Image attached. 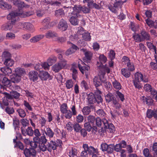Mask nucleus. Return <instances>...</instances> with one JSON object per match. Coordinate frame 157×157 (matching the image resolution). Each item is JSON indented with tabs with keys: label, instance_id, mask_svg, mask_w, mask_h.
I'll return each instance as SVG.
<instances>
[{
	"label": "nucleus",
	"instance_id": "nucleus-37",
	"mask_svg": "<svg viewBox=\"0 0 157 157\" xmlns=\"http://www.w3.org/2000/svg\"><path fill=\"white\" fill-rule=\"evenodd\" d=\"M94 84L96 88L98 87L101 85V82L100 81V79L98 77L95 76L93 79Z\"/></svg>",
	"mask_w": 157,
	"mask_h": 157
},
{
	"label": "nucleus",
	"instance_id": "nucleus-35",
	"mask_svg": "<svg viewBox=\"0 0 157 157\" xmlns=\"http://www.w3.org/2000/svg\"><path fill=\"white\" fill-rule=\"evenodd\" d=\"M19 120L18 118H15L13 119V124L15 130H19Z\"/></svg>",
	"mask_w": 157,
	"mask_h": 157
},
{
	"label": "nucleus",
	"instance_id": "nucleus-47",
	"mask_svg": "<svg viewBox=\"0 0 157 157\" xmlns=\"http://www.w3.org/2000/svg\"><path fill=\"white\" fill-rule=\"evenodd\" d=\"M140 81H138L135 79L133 80V84L135 88L138 90H140L142 88L141 84L140 83Z\"/></svg>",
	"mask_w": 157,
	"mask_h": 157
},
{
	"label": "nucleus",
	"instance_id": "nucleus-43",
	"mask_svg": "<svg viewBox=\"0 0 157 157\" xmlns=\"http://www.w3.org/2000/svg\"><path fill=\"white\" fill-rule=\"evenodd\" d=\"M2 57L3 60L5 61L6 59H9L11 58V55L8 52H4L2 54Z\"/></svg>",
	"mask_w": 157,
	"mask_h": 157
},
{
	"label": "nucleus",
	"instance_id": "nucleus-62",
	"mask_svg": "<svg viewBox=\"0 0 157 157\" xmlns=\"http://www.w3.org/2000/svg\"><path fill=\"white\" fill-rule=\"evenodd\" d=\"M80 86L82 89L84 88L85 90H88L89 88L87 82L85 80H83L81 82Z\"/></svg>",
	"mask_w": 157,
	"mask_h": 157
},
{
	"label": "nucleus",
	"instance_id": "nucleus-25",
	"mask_svg": "<svg viewBox=\"0 0 157 157\" xmlns=\"http://www.w3.org/2000/svg\"><path fill=\"white\" fill-rule=\"evenodd\" d=\"M0 8L3 9H10L11 8V5H9L4 1H0Z\"/></svg>",
	"mask_w": 157,
	"mask_h": 157
},
{
	"label": "nucleus",
	"instance_id": "nucleus-53",
	"mask_svg": "<svg viewBox=\"0 0 157 157\" xmlns=\"http://www.w3.org/2000/svg\"><path fill=\"white\" fill-rule=\"evenodd\" d=\"M64 15L63 10L62 9H59L56 10L55 12V15L56 17L61 16L62 17Z\"/></svg>",
	"mask_w": 157,
	"mask_h": 157
},
{
	"label": "nucleus",
	"instance_id": "nucleus-39",
	"mask_svg": "<svg viewBox=\"0 0 157 157\" xmlns=\"http://www.w3.org/2000/svg\"><path fill=\"white\" fill-rule=\"evenodd\" d=\"M103 122L104 127L106 130V131H107V130H108L109 128H110V127L113 128V124L109 123L107 120H104Z\"/></svg>",
	"mask_w": 157,
	"mask_h": 157
},
{
	"label": "nucleus",
	"instance_id": "nucleus-31",
	"mask_svg": "<svg viewBox=\"0 0 157 157\" xmlns=\"http://www.w3.org/2000/svg\"><path fill=\"white\" fill-rule=\"evenodd\" d=\"M44 36V35L42 34L36 35L31 38L30 40V41L33 43L37 42L43 38Z\"/></svg>",
	"mask_w": 157,
	"mask_h": 157
},
{
	"label": "nucleus",
	"instance_id": "nucleus-54",
	"mask_svg": "<svg viewBox=\"0 0 157 157\" xmlns=\"http://www.w3.org/2000/svg\"><path fill=\"white\" fill-rule=\"evenodd\" d=\"M10 94H11L12 98L15 99L18 98L20 96V94L15 90H12L10 92Z\"/></svg>",
	"mask_w": 157,
	"mask_h": 157
},
{
	"label": "nucleus",
	"instance_id": "nucleus-32",
	"mask_svg": "<svg viewBox=\"0 0 157 157\" xmlns=\"http://www.w3.org/2000/svg\"><path fill=\"white\" fill-rule=\"evenodd\" d=\"M0 70L2 72L8 75H9V74H11L12 72L11 69L8 66H6L1 68Z\"/></svg>",
	"mask_w": 157,
	"mask_h": 157
},
{
	"label": "nucleus",
	"instance_id": "nucleus-6",
	"mask_svg": "<svg viewBox=\"0 0 157 157\" xmlns=\"http://www.w3.org/2000/svg\"><path fill=\"white\" fill-rule=\"evenodd\" d=\"M67 61L65 60L60 61L58 63L53 65L52 69L55 72H58L63 68L67 64Z\"/></svg>",
	"mask_w": 157,
	"mask_h": 157
},
{
	"label": "nucleus",
	"instance_id": "nucleus-26",
	"mask_svg": "<svg viewBox=\"0 0 157 157\" xmlns=\"http://www.w3.org/2000/svg\"><path fill=\"white\" fill-rule=\"evenodd\" d=\"M128 68H123L121 70V74L126 78L130 77L131 73Z\"/></svg>",
	"mask_w": 157,
	"mask_h": 157
},
{
	"label": "nucleus",
	"instance_id": "nucleus-12",
	"mask_svg": "<svg viewBox=\"0 0 157 157\" xmlns=\"http://www.w3.org/2000/svg\"><path fill=\"white\" fill-rule=\"evenodd\" d=\"M24 153L25 157H35L36 155L35 150L32 147H30L29 148H25L24 150Z\"/></svg>",
	"mask_w": 157,
	"mask_h": 157
},
{
	"label": "nucleus",
	"instance_id": "nucleus-3",
	"mask_svg": "<svg viewBox=\"0 0 157 157\" xmlns=\"http://www.w3.org/2000/svg\"><path fill=\"white\" fill-rule=\"evenodd\" d=\"M67 8L68 10H70L71 11L72 10L73 11L71 13V16L69 19V21L71 24L74 25H78L79 21L78 18L81 17V15L78 14L76 12V11L74 10V9L72 7H64V8Z\"/></svg>",
	"mask_w": 157,
	"mask_h": 157
},
{
	"label": "nucleus",
	"instance_id": "nucleus-13",
	"mask_svg": "<svg viewBox=\"0 0 157 157\" xmlns=\"http://www.w3.org/2000/svg\"><path fill=\"white\" fill-rule=\"evenodd\" d=\"M68 27V25L66 21L62 19L59 21L58 25V28L60 30L65 31L67 29Z\"/></svg>",
	"mask_w": 157,
	"mask_h": 157
},
{
	"label": "nucleus",
	"instance_id": "nucleus-29",
	"mask_svg": "<svg viewBox=\"0 0 157 157\" xmlns=\"http://www.w3.org/2000/svg\"><path fill=\"white\" fill-rule=\"evenodd\" d=\"M46 135L48 136L49 138H52L54 135V132L52 129L49 127H47L46 131H44Z\"/></svg>",
	"mask_w": 157,
	"mask_h": 157
},
{
	"label": "nucleus",
	"instance_id": "nucleus-19",
	"mask_svg": "<svg viewBox=\"0 0 157 157\" xmlns=\"http://www.w3.org/2000/svg\"><path fill=\"white\" fill-rule=\"evenodd\" d=\"M98 67L101 72L103 78L105 74L106 73H110V69L107 66L106 64L105 65H100Z\"/></svg>",
	"mask_w": 157,
	"mask_h": 157
},
{
	"label": "nucleus",
	"instance_id": "nucleus-18",
	"mask_svg": "<svg viewBox=\"0 0 157 157\" xmlns=\"http://www.w3.org/2000/svg\"><path fill=\"white\" fill-rule=\"evenodd\" d=\"M105 97L106 102L108 103L113 102L117 99L116 97L112 93L110 92L107 94Z\"/></svg>",
	"mask_w": 157,
	"mask_h": 157
},
{
	"label": "nucleus",
	"instance_id": "nucleus-49",
	"mask_svg": "<svg viewBox=\"0 0 157 157\" xmlns=\"http://www.w3.org/2000/svg\"><path fill=\"white\" fill-rule=\"evenodd\" d=\"M82 112L84 115H88L91 112L90 107L87 106L83 107L82 109Z\"/></svg>",
	"mask_w": 157,
	"mask_h": 157
},
{
	"label": "nucleus",
	"instance_id": "nucleus-22",
	"mask_svg": "<svg viewBox=\"0 0 157 157\" xmlns=\"http://www.w3.org/2000/svg\"><path fill=\"white\" fill-rule=\"evenodd\" d=\"M87 99L88 103L90 104H94L96 102V99L94 94L92 93H90L87 96Z\"/></svg>",
	"mask_w": 157,
	"mask_h": 157
},
{
	"label": "nucleus",
	"instance_id": "nucleus-15",
	"mask_svg": "<svg viewBox=\"0 0 157 157\" xmlns=\"http://www.w3.org/2000/svg\"><path fill=\"white\" fill-rule=\"evenodd\" d=\"M39 77L38 73L35 71H31L29 74V77L30 80L35 82L37 81Z\"/></svg>",
	"mask_w": 157,
	"mask_h": 157
},
{
	"label": "nucleus",
	"instance_id": "nucleus-1",
	"mask_svg": "<svg viewBox=\"0 0 157 157\" xmlns=\"http://www.w3.org/2000/svg\"><path fill=\"white\" fill-rule=\"evenodd\" d=\"M27 14L24 15L22 10L21 9H18V10L14 12H12L9 13L7 16L8 20H11V23H7L4 24L2 25L1 29L2 30H7L11 29L12 27V24H14L16 21V17L17 16L20 17H25L28 16Z\"/></svg>",
	"mask_w": 157,
	"mask_h": 157
},
{
	"label": "nucleus",
	"instance_id": "nucleus-41",
	"mask_svg": "<svg viewBox=\"0 0 157 157\" xmlns=\"http://www.w3.org/2000/svg\"><path fill=\"white\" fill-rule=\"evenodd\" d=\"M82 35L83 39L85 41H89L90 40L91 37L89 33H84Z\"/></svg>",
	"mask_w": 157,
	"mask_h": 157
},
{
	"label": "nucleus",
	"instance_id": "nucleus-4",
	"mask_svg": "<svg viewBox=\"0 0 157 157\" xmlns=\"http://www.w3.org/2000/svg\"><path fill=\"white\" fill-rule=\"evenodd\" d=\"M78 67L81 72L84 74L85 73L86 78H87L90 72V67L87 65H86L85 63L81 60L79 59L78 60Z\"/></svg>",
	"mask_w": 157,
	"mask_h": 157
},
{
	"label": "nucleus",
	"instance_id": "nucleus-51",
	"mask_svg": "<svg viewBox=\"0 0 157 157\" xmlns=\"http://www.w3.org/2000/svg\"><path fill=\"white\" fill-rule=\"evenodd\" d=\"M15 5L17 6L18 7L21 8H28L29 6L25 4L24 2L20 1H19L17 2V4H16Z\"/></svg>",
	"mask_w": 157,
	"mask_h": 157
},
{
	"label": "nucleus",
	"instance_id": "nucleus-17",
	"mask_svg": "<svg viewBox=\"0 0 157 157\" xmlns=\"http://www.w3.org/2000/svg\"><path fill=\"white\" fill-rule=\"evenodd\" d=\"M85 57L83 58L84 62L87 63L90 62L93 56V53L90 51H88L84 53Z\"/></svg>",
	"mask_w": 157,
	"mask_h": 157
},
{
	"label": "nucleus",
	"instance_id": "nucleus-46",
	"mask_svg": "<svg viewBox=\"0 0 157 157\" xmlns=\"http://www.w3.org/2000/svg\"><path fill=\"white\" fill-rule=\"evenodd\" d=\"M14 147L18 148L21 150H24L25 147L21 141H19L16 144H14Z\"/></svg>",
	"mask_w": 157,
	"mask_h": 157
},
{
	"label": "nucleus",
	"instance_id": "nucleus-8",
	"mask_svg": "<svg viewBox=\"0 0 157 157\" xmlns=\"http://www.w3.org/2000/svg\"><path fill=\"white\" fill-rule=\"evenodd\" d=\"M83 147L84 150H86L88 152L89 155H96L98 153V151L97 149H95L92 146H88L86 144H84L83 145Z\"/></svg>",
	"mask_w": 157,
	"mask_h": 157
},
{
	"label": "nucleus",
	"instance_id": "nucleus-45",
	"mask_svg": "<svg viewBox=\"0 0 157 157\" xmlns=\"http://www.w3.org/2000/svg\"><path fill=\"white\" fill-rule=\"evenodd\" d=\"M104 120H106L105 118H103L102 120L99 117H98L96 118L95 122L97 126L98 127H101L102 124H103V122Z\"/></svg>",
	"mask_w": 157,
	"mask_h": 157
},
{
	"label": "nucleus",
	"instance_id": "nucleus-30",
	"mask_svg": "<svg viewBox=\"0 0 157 157\" xmlns=\"http://www.w3.org/2000/svg\"><path fill=\"white\" fill-rule=\"evenodd\" d=\"M132 37L136 42L139 43L143 41L141 35L140 33H135L133 34Z\"/></svg>",
	"mask_w": 157,
	"mask_h": 157
},
{
	"label": "nucleus",
	"instance_id": "nucleus-55",
	"mask_svg": "<svg viewBox=\"0 0 157 157\" xmlns=\"http://www.w3.org/2000/svg\"><path fill=\"white\" fill-rule=\"evenodd\" d=\"M87 122H89L92 125H94V124L95 122L96 118L93 115H89L87 117Z\"/></svg>",
	"mask_w": 157,
	"mask_h": 157
},
{
	"label": "nucleus",
	"instance_id": "nucleus-38",
	"mask_svg": "<svg viewBox=\"0 0 157 157\" xmlns=\"http://www.w3.org/2000/svg\"><path fill=\"white\" fill-rule=\"evenodd\" d=\"M14 62L13 60L11 59V58H10L9 59H6L4 61V64L6 66L12 67L13 65Z\"/></svg>",
	"mask_w": 157,
	"mask_h": 157
},
{
	"label": "nucleus",
	"instance_id": "nucleus-10",
	"mask_svg": "<svg viewBox=\"0 0 157 157\" xmlns=\"http://www.w3.org/2000/svg\"><path fill=\"white\" fill-rule=\"evenodd\" d=\"M21 29L26 30L31 33H33L35 30L33 25L29 22H26L21 23Z\"/></svg>",
	"mask_w": 157,
	"mask_h": 157
},
{
	"label": "nucleus",
	"instance_id": "nucleus-36",
	"mask_svg": "<svg viewBox=\"0 0 157 157\" xmlns=\"http://www.w3.org/2000/svg\"><path fill=\"white\" fill-rule=\"evenodd\" d=\"M73 128L75 132H80V131L82 129L81 125L79 123L75 122L73 125Z\"/></svg>",
	"mask_w": 157,
	"mask_h": 157
},
{
	"label": "nucleus",
	"instance_id": "nucleus-23",
	"mask_svg": "<svg viewBox=\"0 0 157 157\" xmlns=\"http://www.w3.org/2000/svg\"><path fill=\"white\" fill-rule=\"evenodd\" d=\"M33 134L35 136V137H34L33 138H35V139L37 138V139L40 140L41 138L43 137L42 139H44L46 141V138L45 135L41 136V133L39 131V130L38 129H35L33 131Z\"/></svg>",
	"mask_w": 157,
	"mask_h": 157
},
{
	"label": "nucleus",
	"instance_id": "nucleus-40",
	"mask_svg": "<svg viewBox=\"0 0 157 157\" xmlns=\"http://www.w3.org/2000/svg\"><path fill=\"white\" fill-rule=\"evenodd\" d=\"M50 21V18L49 17H47L43 20L42 23L44 26V29H47L49 27Z\"/></svg>",
	"mask_w": 157,
	"mask_h": 157
},
{
	"label": "nucleus",
	"instance_id": "nucleus-9",
	"mask_svg": "<svg viewBox=\"0 0 157 157\" xmlns=\"http://www.w3.org/2000/svg\"><path fill=\"white\" fill-rule=\"evenodd\" d=\"M73 8L78 14H79L81 11L84 13H88L90 12L91 10L90 7L84 6H75Z\"/></svg>",
	"mask_w": 157,
	"mask_h": 157
},
{
	"label": "nucleus",
	"instance_id": "nucleus-34",
	"mask_svg": "<svg viewBox=\"0 0 157 157\" xmlns=\"http://www.w3.org/2000/svg\"><path fill=\"white\" fill-rule=\"evenodd\" d=\"M43 75L40 76L42 80H46L48 78L51 79L52 78L50 75L47 71H43L42 72Z\"/></svg>",
	"mask_w": 157,
	"mask_h": 157
},
{
	"label": "nucleus",
	"instance_id": "nucleus-20",
	"mask_svg": "<svg viewBox=\"0 0 157 157\" xmlns=\"http://www.w3.org/2000/svg\"><path fill=\"white\" fill-rule=\"evenodd\" d=\"M141 100L143 101L144 104L148 105H153V100L150 97L148 96L146 97L144 96H143L141 98Z\"/></svg>",
	"mask_w": 157,
	"mask_h": 157
},
{
	"label": "nucleus",
	"instance_id": "nucleus-11",
	"mask_svg": "<svg viewBox=\"0 0 157 157\" xmlns=\"http://www.w3.org/2000/svg\"><path fill=\"white\" fill-rule=\"evenodd\" d=\"M134 79L145 83H147L149 82V80L146 76H144L142 73L138 72L135 74Z\"/></svg>",
	"mask_w": 157,
	"mask_h": 157
},
{
	"label": "nucleus",
	"instance_id": "nucleus-33",
	"mask_svg": "<svg viewBox=\"0 0 157 157\" xmlns=\"http://www.w3.org/2000/svg\"><path fill=\"white\" fill-rule=\"evenodd\" d=\"M57 34L55 32L51 30L48 31L46 33L45 36L47 38H50L57 36Z\"/></svg>",
	"mask_w": 157,
	"mask_h": 157
},
{
	"label": "nucleus",
	"instance_id": "nucleus-42",
	"mask_svg": "<svg viewBox=\"0 0 157 157\" xmlns=\"http://www.w3.org/2000/svg\"><path fill=\"white\" fill-rule=\"evenodd\" d=\"M96 112L98 116L103 118H105L106 115L105 112L102 109H99Z\"/></svg>",
	"mask_w": 157,
	"mask_h": 157
},
{
	"label": "nucleus",
	"instance_id": "nucleus-57",
	"mask_svg": "<svg viewBox=\"0 0 157 157\" xmlns=\"http://www.w3.org/2000/svg\"><path fill=\"white\" fill-rule=\"evenodd\" d=\"M153 88L152 86L148 83H147L145 84L144 87V89L146 91L148 92L151 91V90Z\"/></svg>",
	"mask_w": 157,
	"mask_h": 157
},
{
	"label": "nucleus",
	"instance_id": "nucleus-64",
	"mask_svg": "<svg viewBox=\"0 0 157 157\" xmlns=\"http://www.w3.org/2000/svg\"><path fill=\"white\" fill-rule=\"evenodd\" d=\"M17 111L21 117L24 118L25 117L26 113L24 110L21 109H17Z\"/></svg>",
	"mask_w": 157,
	"mask_h": 157
},
{
	"label": "nucleus",
	"instance_id": "nucleus-61",
	"mask_svg": "<svg viewBox=\"0 0 157 157\" xmlns=\"http://www.w3.org/2000/svg\"><path fill=\"white\" fill-rule=\"evenodd\" d=\"M89 122H86L84 123V127L87 131L90 132L92 129V125Z\"/></svg>",
	"mask_w": 157,
	"mask_h": 157
},
{
	"label": "nucleus",
	"instance_id": "nucleus-56",
	"mask_svg": "<svg viewBox=\"0 0 157 157\" xmlns=\"http://www.w3.org/2000/svg\"><path fill=\"white\" fill-rule=\"evenodd\" d=\"M112 103V105H113L114 107H115L116 109H118L121 107V105L118 102V100L117 99Z\"/></svg>",
	"mask_w": 157,
	"mask_h": 157
},
{
	"label": "nucleus",
	"instance_id": "nucleus-48",
	"mask_svg": "<svg viewBox=\"0 0 157 157\" xmlns=\"http://www.w3.org/2000/svg\"><path fill=\"white\" fill-rule=\"evenodd\" d=\"M65 84L67 89H69L73 87V82L71 79L68 80L66 81Z\"/></svg>",
	"mask_w": 157,
	"mask_h": 157
},
{
	"label": "nucleus",
	"instance_id": "nucleus-52",
	"mask_svg": "<svg viewBox=\"0 0 157 157\" xmlns=\"http://www.w3.org/2000/svg\"><path fill=\"white\" fill-rule=\"evenodd\" d=\"M99 61L101 63L100 65H102L103 63H105L106 62L107 59L105 56L103 54L99 56Z\"/></svg>",
	"mask_w": 157,
	"mask_h": 157
},
{
	"label": "nucleus",
	"instance_id": "nucleus-44",
	"mask_svg": "<svg viewBox=\"0 0 157 157\" xmlns=\"http://www.w3.org/2000/svg\"><path fill=\"white\" fill-rule=\"evenodd\" d=\"M154 110H152L151 109H148L147 112L146 116L148 118L150 119L152 117H154Z\"/></svg>",
	"mask_w": 157,
	"mask_h": 157
},
{
	"label": "nucleus",
	"instance_id": "nucleus-60",
	"mask_svg": "<svg viewBox=\"0 0 157 157\" xmlns=\"http://www.w3.org/2000/svg\"><path fill=\"white\" fill-rule=\"evenodd\" d=\"M116 94L120 100L122 102L124 101L125 100L124 95L119 91H117Z\"/></svg>",
	"mask_w": 157,
	"mask_h": 157
},
{
	"label": "nucleus",
	"instance_id": "nucleus-16",
	"mask_svg": "<svg viewBox=\"0 0 157 157\" xmlns=\"http://www.w3.org/2000/svg\"><path fill=\"white\" fill-rule=\"evenodd\" d=\"M140 34L141 35L143 41L145 40L146 41L151 40V37L150 34L144 29H143L140 31Z\"/></svg>",
	"mask_w": 157,
	"mask_h": 157
},
{
	"label": "nucleus",
	"instance_id": "nucleus-27",
	"mask_svg": "<svg viewBox=\"0 0 157 157\" xmlns=\"http://www.w3.org/2000/svg\"><path fill=\"white\" fill-rule=\"evenodd\" d=\"M15 72L14 73L15 74L21 76H21L23 75L26 74L25 70L24 68H17L15 69Z\"/></svg>",
	"mask_w": 157,
	"mask_h": 157
},
{
	"label": "nucleus",
	"instance_id": "nucleus-63",
	"mask_svg": "<svg viewBox=\"0 0 157 157\" xmlns=\"http://www.w3.org/2000/svg\"><path fill=\"white\" fill-rule=\"evenodd\" d=\"M108 149L106 150L107 152L109 154H111L114 150V145L113 144H110L108 145Z\"/></svg>",
	"mask_w": 157,
	"mask_h": 157
},
{
	"label": "nucleus",
	"instance_id": "nucleus-21",
	"mask_svg": "<svg viewBox=\"0 0 157 157\" xmlns=\"http://www.w3.org/2000/svg\"><path fill=\"white\" fill-rule=\"evenodd\" d=\"M10 78L13 82L17 83L21 80V77L14 73L10 76Z\"/></svg>",
	"mask_w": 157,
	"mask_h": 157
},
{
	"label": "nucleus",
	"instance_id": "nucleus-58",
	"mask_svg": "<svg viewBox=\"0 0 157 157\" xmlns=\"http://www.w3.org/2000/svg\"><path fill=\"white\" fill-rule=\"evenodd\" d=\"M3 94L5 95L4 98H6V99H7V100L9 101V100L10 101H13L12 95L10 93L9 94L7 92H4L3 93Z\"/></svg>",
	"mask_w": 157,
	"mask_h": 157
},
{
	"label": "nucleus",
	"instance_id": "nucleus-28",
	"mask_svg": "<svg viewBox=\"0 0 157 157\" xmlns=\"http://www.w3.org/2000/svg\"><path fill=\"white\" fill-rule=\"evenodd\" d=\"M112 84L114 88L119 91L122 88V86L121 83L118 81L114 79V80L112 81Z\"/></svg>",
	"mask_w": 157,
	"mask_h": 157
},
{
	"label": "nucleus",
	"instance_id": "nucleus-7",
	"mask_svg": "<svg viewBox=\"0 0 157 157\" xmlns=\"http://www.w3.org/2000/svg\"><path fill=\"white\" fill-rule=\"evenodd\" d=\"M0 82L2 83L1 86L12 89L11 81L6 77L4 75L2 74H0Z\"/></svg>",
	"mask_w": 157,
	"mask_h": 157
},
{
	"label": "nucleus",
	"instance_id": "nucleus-5",
	"mask_svg": "<svg viewBox=\"0 0 157 157\" xmlns=\"http://www.w3.org/2000/svg\"><path fill=\"white\" fill-rule=\"evenodd\" d=\"M42 138H43V137L41 138L40 140L33 138V141H31L30 146L32 148L34 149L38 147L40 150L43 151V148L42 147L43 144L46 142V141L44 139H42Z\"/></svg>",
	"mask_w": 157,
	"mask_h": 157
},
{
	"label": "nucleus",
	"instance_id": "nucleus-14",
	"mask_svg": "<svg viewBox=\"0 0 157 157\" xmlns=\"http://www.w3.org/2000/svg\"><path fill=\"white\" fill-rule=\"evenodd\" d=\"M21 129L22 134L24 136L28 135L30 136H32L33 135V130L31 126L28 127L26 131L24 130V128L22 127L21 128Z\"/></svg>",
	"mask_w": 157,
	"mask_h": 157
},
{
	"label": "nucleus",
	"instance_id": "nucleus-59",
	"mask_svg": "<svg viewBox=\"0 0 157 157\" xmlns=\"http://www.w3.org/2000/svg\"><path fill=\"white\" fill-rule=\"evenodd\" d=\"M56 58L55 57H50L47 60V62L48 64V66L52 65L56 60Z\"/></svg>",
	"mask_w": 157,
	"mask_h": 157
},
{
	"label": "nucleus",
	"instance_id": "nucleus-50",
	"mask_svg": "<svg viewBox=\"0 0 157 157\" xmlns=\"http://www.w3.org/2000/svg\"><path fill=\"white\" fill-rule=\"evenodd\" d=\"M68 107L66 103L62 104L60 106V111L62 113L64 114L67 110Z\"/></svg>",
	"mask_w": 157,
	"mask_h": 157
},
{
	"label": "nucleus",
	"instance_id": "nucleus-24",
	"mask_svg": "<svg viewBox=\"0 0 157 157\" xmlns=\"http://www.w3.org/2000/svg\"><path fill=\"white\" fill-rule=\"evenodd\" d=\"M113 1L114 3L113 5L116 8H121L123 3L126 2V0L123 1L122 0H111Z\"/></svg>",
	"mask_w": 157,
	"mask_h": 157
},
{
	"label": "nucleus",
	"instance_id": "nucleus-2",
	"mask_svg": "<svg viewBox=\"0 0 157 157\" xmlns=\"http://www.w3.org/2000/svg\"><path fill=\"white\" fill-rule=\"evenodd\" d=\"M45 141L46 142L43 144L42 147L43 152L48 151L49 152H51L52 150H56L57 147H61L62 146V141L60 139H57L56 141L51 140L49 142H47V140L46 139Z\"/></svg>",
	"mask_w": 157,
	"mask_h": 157
}]
</instances>
